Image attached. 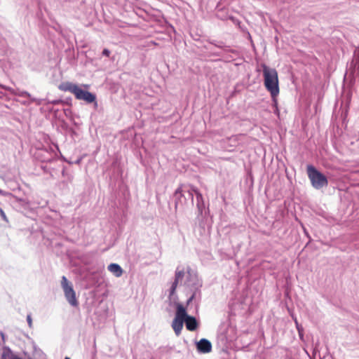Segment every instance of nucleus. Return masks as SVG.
Here are the masks:
<instances>
[{
    "label": "nucleus",
    "mask_w": 359,
    "mask_h": 359,
    "mask_svg": "<svg viewBox=\"0 0 359 359\" xmlns=\"http://www.w3.org/2000/svg\"><path fill=\"white\" fill-rule=\"evenodd\" d=\"M358 56H359V50H358Z\"/></svg>",
    "instance_id": "nucleus-18"
},
{
    "label": "nucleus",
    "mask_w": 359,
    "mask_h": 359,
    "mask_svg": "<svg viewBox=\"0 0 359 359\" xmlns=\"http://www.w3.org/2000/svg\"><path fill=\"white\" fill-rule=\"evenodd\" d=\"M78 85L71 82H63L58 86V88L65 92H70L74 95Z\"/></svg>",
    "instance_id": "nucleus-9"
},
{
    "label": "nucleus",
    "mask_w": 359,
    "mask_h": 359,
    "mask_svg": "<svg viewBox=\"0 0 359 359\" xmlns=\"http://www.w3.org/2000/svg\"><path fill=\"white\" fill-rule=\"evenodd\" d=\"M184 276V271L183 270H177L175 272V280L170 288V294H174L177 285L180 282H181Z\"/></svg>",
    "instance_id": "nucleus-7"
},
{
    "label": "nucleus",
    "mask_w": 359,
    "mask_h": 359,
    "mask_svg": "<svg viewBox=\"0 0 359 359\" xmlns=\"http://www.w3.org/2000/svg\"><path fill=\"white\" fill-rule=\"evenodd\" d=\"M197 349L199 352L203 353H210L212 351V344L210 341L206 339H201L196 344Z\"/></svg>",
    "instance_id": "nucleus-6"
},
{
    "label": "nucleus",
    "mask_w": 359,
    "mask_h": 359,
    "mask_svg": "<svg viewBox=\"0 0 359 359\" xmlns=\"http://www.w3.org/2000/svg\"><path fill=\"white\" fill-rule=\"evenodd\" d=\"M181 192H182V189H181V187H179V188L176 190V191H175V194H180V193H181Z\"/></svg>",
    "instance_id": "nucleus-15"
},
{
    "label": "nucleus",
    "mask_w": 359,
    "mask_h": 359,
    "mask_svg": "<svg viewBox=\"0 0 359 359\" xmlns=\"http://www.w3.org/2000/svg\"><path fill=\"white\" fill-rule=\"evenodd\" d=\"M189 192L191 195V200L193 201V193H194L196 196L197 200H202V194L198 191V190L195 187H191L190 190H189Z\"/></svg>",
    "instance_id": "nucleus-11"
},
{
    "label": "nucleus",
    "mask_w": 359,
    "mask_h": 359,
    "mask_svg": "<svg viewBox=\"0 0 359 359\" xmlns=\"http://www.w3.org/2000/svg\"><path fill=\"white\" fill-rule=\"evenodd\" d=\"M110 50H108L107 48H104L102 51V55L106 56V57H109L110 55Z\"/></svg>",
    "instance_id": "nucleus-13"
},
{
    "label": "nucleus",
    "mask_w": 359,
    "mask_h": 359,
    "mask_svg": "<svg viewBox=\"0 0 359 359\" xmlns=\"http://www.w3.org/2000/svg\"><path fill=\"white\" fill-rule=\"evenodd\" d=\"M61 285L67 302L73 306H77L79 303L72 284L65 276L62 277Z\"/></svg>",
    "instance_id": "nucleus-4"
},
{
    "label": "nucleus",
    "mask_w": 359,
    "mask_h": 359,
    "mask_svg": "<svg viewBox=\"0 0 359 359\" xmlns=\"http://www.w3.org/2000/svg\"><path fill=\"white\" fill-rule=\"evenodd\" d=\"M0 215H1V217H2V219H3L5 222H8V217H6V214H5L4 211L3 210V209H2V208H0Z\"/></svg>",
    "instance_id": "nucleus-12"
},
{
    "label": "nucleus",
    "mask_w": 359,
    "mask_h": 359,
    "mask_svg": "<svg viewBox=\"0 0 359 359\" xmlns=\"http://www.w3.org/2000/svg\"><path fill=\"white\" fill-rule=\"evenodd\" d=\"M262 68L264 86L275 100L280 91L278 72L266 65H262Z\"/></svg>",
    "instance_id": "nucleus-1"
},
{
    "label": "nucleus",
    "mask_w": 359,
    "mask_h": 359,
    "mask_svg": "<svg viewBox=\"0 0 359 359\" xmlns=\"http://www.w3.org/2000/svg\"><path fill=\"white\" fill-rule=\"evenodd\" d=\"M307 174L312 186L315 189H320L327 186L328 181L327 177L313 165L307 166Z\"/></svg>",
    "instance_id": "nucleus-2"
},
{
    "label": "nucleus",
    "mask_w": 359,
    "mask_h": 359,
    "mask_svg": "<svg viewBox=\"0 0 359 359\" xmlns=\"http://www.w3.org/2000/svg\"><path fill=\"white\" fill-rule=\"evenodd\" d=\"M186 316V309L181 304H177L176 305L175 316L172 323V327L177 336H179L181 334L185 320L184 317Z\"/></svg>",
    "instance_id": "nucleus-3"
},
{
    "label": "nucleus",
    "mask_w": 359,
    "mask_h": 359,
    "mask_svg": "<svg viewBox=\"0 0 359 359\" xmlns=\"http://www.w3.org/2000/svg\"><path fill=\"white\" fill-rule=\"evenodd\" d=\"M74 95L77 100H83L87 103L95 102V105H97L95 95L81 89L79 86H77Z\"/></svg>",
    "instance_id": "nucleus-5"
},
{
    "label": "nucleus",
    "mask_w": 359,
    "mask_h": 359,
    "mask_svg": "<svg viewBox=\"0 0 359 359\" xmlns=\"http://www.w3.org/2000/svg\"><path fill=\"white\" fill-rule=\"evenodd\" d=\"M108 270L112 273L116 277H121L123 274L122 268L117 264H110L108 266Z\"/></svg>",
    "instance_id": "nucleus-10"
},
{
    "label": "nucleus",
    "mask_w": 359,
    "mask_h": 359,
    "mask_svg": "<svg viewBox=\"0 0 359 359\" xmlns=\"http://www.w3.org/2000/svg\"><path fill=\"white\" fill-rule=\"evenodd\" d=\"M184 318H185L184 323L186 324V327L188 330L194 331L197 329L198 323H197L196 319L194 317L188 316L187 314V316L184 317Z\"/></svg>",
    "instance_id": "nucleus-8"
},
{
    "label": "nucleus",
    "mask_w": 359,
    "mask_h": 359,
    "mask_svg": "<svg viewBox=\"0 0 359 359\" xmlns=\"http://www.w3.org/2000/svg\"><path fill=\"white\" fill-rule=\"evenodd\" d=\"M65 359H70L69 357H66Z\"/></svg>",
    "instance_id": "nucleus-17"
},
{
    "label": "nucleus",
    "mask_w": 359,
    "mask_h": 359,
    "mask_svg": "<svg viewBox=\"0 0 359 359\" xmlns=\"http://www.w3.org/2000/svg\"><path fill=\"white\" fill-rule=\"evenodd\" d=\"M27 322H28L29 326V327H32V318H31V316H30V315H28V316H27Z\"/></svg>",
    "instance_id": "nucleus-14"
},
{
    "label": "nucleus",
    "mask_w": 359,
    "mask_h": 359,
    "mask_svg": "<svg viewBox=\"0 0 359 359\" xmlns=\"http://www.w3.org/2000/svg\"><path fill=\"white\" fill-rule=\"evenodd\" d=\"M83 87H85L86 88H88L89 87V85H83Z\"/></svg>",
    "instance_id": "nucleus-16"
}]
</instances>
